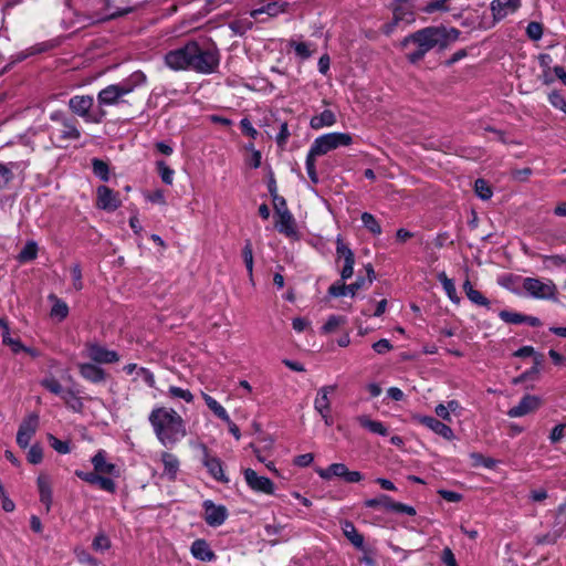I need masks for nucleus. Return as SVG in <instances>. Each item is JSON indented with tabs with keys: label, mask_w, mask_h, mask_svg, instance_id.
I'll use <instances>...</instances> for the list:
<instances>
[{
	"label": "nucleus",
	"mask_w": 566,
	"mask_h": 566,
	"mask_svg": "<svg viewBox=\"0 0 566 566\" xmlns=\"http://www.w3.org/2000/svg\"><path fill=\"white\" fill-rule=\"evenodd\" d=\"M459 35L460 31L454 28L427 27L406 36L401 41V48L410 49V46H415L413 50L407 53V59L411 63H417L432 49L443 50L448 48L459 39Z\"/></svg>",
	"instance_id": "f257e3e1"
},
{
	"label": "nucleus",
	"mask_w": 566,
	"mask_h": 566,
	"mask_svg": "<svg viewBox=\"0 0 566 566\" xmlns=\"http://www.w3.org/2000/svg\"><path fill=\"white\" fill-rule=\"evenodd\" d=\"M148 420L159 442L174 446L186 436V428L181 416L171 408L159 407L151 410Z\"/></svg>",
	"instance_id": "f03ea898"
},
{
	"label": "nucleus",
	"mask_w": 566,
	"mask_h": 566,
	"mask_svg": "<svg viewBox=\"0 0 566 566\" xmlns=\"http://www.w3.org/2000/svg\"><path fill=\"white\" fill-rule=\"evenodd\" d=\"M145 83L146 75L142 71L133 72L123 81L116 84H111L101 90L97 94L98 106L102 108L104 106L117 105L123 96L130 94L137 87L143 86Z\"/></svg>",
	"instance_id": "7ed1b4c3"
},
{
	"label": "nucleus",
	"mask_w": 566,
	"mask_h": 566,
	"mask_svg": "<svg viewBox=\"0 0 566 566\" xmlns=\"http://www.w3.org/2000/svg\"><path fill=\"white\" fill-rule=\"evenodd\" d=\"M220 63V53L213 43L192 41V71L211 74Z\"/></svg>",
	"instance_id": "20e7f679"
},
{
	"label": "nucleus",
	"mask_w": 566,
	"mask_h": 566,
	"mask_svg": "<svg viewBox=\"0 0 566 566\" xmlns=\"http://www.w3.org/2000/svg\"><path fill=\"white\" fill-rule=\"evenodd\" d=\"M522 287L530 297L557 302V286L549 279L524 277Z\"/></svg>",
	"instance_id": "39448f33"
},
{
	"label": "nucleus",
	"mask_w": 566,
	"mask_h": 566,
	"mask_svg": "<svg viewBox=\"0 0 566 566\" xmlns=\"http://www.w3.org/2000/svg\"><path fill=\"white\" fill-rule=\"evenodd\" d=\"M353 136L348 133H328L314 139L312 155L323 156L331 150L352 145Z\"/></svg>",
	"instance_id": "423d86ee"
},
{
	"label": "nucleus",
	"mask_w": 566,
	"mask_h": 566,
	"mask_svg": "<svg viewBox=\"0 0 566 566\" xmlns=\"http://www.w3.org/2000/svg\"><path fill=\"white\" fill-rule=\"evenodd\" d=\"M164 61L172 71H192V41L167 52Z\"/></svg>",
	"instance_id": "0eeeda50"
},
{
	"label": "nucleus",
	"mask_w": 566,
	"mask_h": 566,
	"mask_svg": "<svg viewBox=\"0 0 566 566\" xmlns=\"http://www.w3.org/2000/svg\"><path fill=\"white\" fill-rule=\"evenodd\" d=\"M93 106L94 98L91 95H75L69 101V107L74 114L84 118L86 122L101 123L106 113L99 109L97 114L92 115L91 109Z\"/></svg>",
	"instance_id": "6e6552de"
},
{
	"label": "nucleus",
	"mask_w": 566,
	"mask_h": 566,
	"mask_svg": "<svg viewBox=\"0 0 566 566\" xmlns=\"http://www.w3.org/2000/svg\"><path fill=\"white\" fill-rule=\"evenodd\" d=\"M80 138L81 132L75 119L63 123V125L54 127L50 132V139L57 148H66L70 142H74Z\"/></svg>",
	"instance_id": "1a4fd4ad"
},
{
	"label": "nucleus",
	"mask_w": 566,
	"mask_h": 566,
	"mask_svg": "<svg viewBox=\"0 0 566 566\" xmlns=\"http://www.w3.org/2000/svg\"><path fill=\"white\" fill-rule=\"evenodd\" d=\"M316 473L323 480L329 481L333 478H340L346 483H357L363 480V474L358 471H349L344 463H332L325 469H317Z\"/></svg>",
	"instance_id": "9d476101"
},
{
	"label": "nucleus",
	"mask_w": 566,
	"mask_h": 566,
	"mask_svg": "<svg viewBox=\"0 0 566 566\" xmlns=\"http://www.w3.org/2000/svg\"><path fill=\"white\" fill-rule=\"evenodd\" d=\"M415 20V14L407 1H398L392 9V21L384 25V32L390 34L399 23L410 24Z\"/></svg>",
	"instance_id": "9b49d317"
},
{
	"label": "nucleus",
	"mask_w": 566,
	"mask_h": 566,
	"mask_svg": "<svg viewBox=\"0 0 566 566\" xmlns=\"http://www.w3.org/2000/svg\"><path fill=\"white\" fill-rule=\"evenodd\" d=\"M201 450L202 464L206 467L211 478L220 483H229L230 480L223 471L222 461L218 457L212 455L206 446H202Z\"/></svg>",
	"instance_id": "f8f14e48"
},
{
	"label": "nucleus",
	"mask_w": 566,
	"mask_h": 566,
	"mask_svg": "<svg viewBox=\"0 0 566 566\" xmlns=\"http://www.w3.org/2000/svg\"><path fill=\"white\" fill-rule=\"evenodd\" d=\"M83 356L97 364H112L118 361L119 359V356L115 350H109L96 343L87 344L83 352Z\"/></svg>",
	"instance_id": "ddd939ff"
},
{
	"label": "nucleus",
	"mask_w": 566,
	"mask_h": 566,
	"mask_svg": "<svg viewBox=\"0 0 566 566\" xmlns=\"http://www.w3.org/2000/svg\"><path fill=\"white\" fill-rule=\"evenodd\" d=\"M243 475L248 486L253 492L264 493L268 495L274 494V484L270 479L259 475L253 469L250 468L243 471Z\"/></svg>",
	"instance_id": "4468645a"
},
{
	"label": "nucleus",
	"mask_w": 566,
	"mask_h": 566,
	"mask_svg": "<svg viewBox=\"0 0 566 566\" xmlns=\"http://www.w3.org/2000/svg\"><path fill=\"white\" fill-rule=\"evenodd\" d=\"M412 420L419 424L427 427L428 429L433 431L436 434L444 438L446 440L450 441V440L454 439L453 430L446 423L436 419L434 417L413 415Z\"/></svg>",
	"instance_id": "2eb2a0df"
},
{
	"label": "nucleus",
	"mask_w": 566,
	"mask_h": 566,
	"mask_svg": "<svg viewBox=\"0 0 566 566\" xmlns=\"http://www.w3.org/2000/svg\"><path fill=\"white\" fill-rule=\"evenodd\" d=\"M39 427V416L36 413L29 415L21 422L18 433H17V443L21 448H27L30 444V441L36 429Z\"/></svg>",
	"instance_id": "dca6fc26"
},
{
	"label": "nucleus",
	"mask_w": 566,
	"mask_h": 566,
	"mask_svg": "<svg viewBox=\"0 0 566 566\" xmlns=\"http://www.w3.org/2000/svg\"><path fill=\"white\" fill-rule=\"evenodd\" d=\"M336 253L338 259L344 260L340 277L342 281H346L354 274L355 255L354 252L343 242L340 237L336 240Z\"/></svg>",
	"instance_id": "f3484780"
},
{
	"label": "nucleus",
	"mask_w": 566,
	"mask_h": 566,
	"mask_svg": "<svg viewBox=\"0 0 566 566\" xmlns=\"http://www.w3.org/2000/svg\"><path fill=\"white\" fill-rule=\"evenodd\" d=\"M96 196V206L98 209L112 212L118 209L122 205L118 193L106 186L97 187Z\"/></svg>",
	"instance_id": "a211bd4d"
},
{
	"label": "nucleus",
	"mask_w": 566,
	"mask_h": 566,
	"mask_svg": "<svg viewBox=\"0 0 566 566\" xmlns=\"http://www.w3.org/2000/svg\"><path fill=\"white\" fill-rule=\"evenodd\" d=\"M490 7L493 17V24H495L507 15L516 12L521 7V0H493Z\"/></svg>",
	"instance_id": "6ab92c4d"
},
{
	"label": "nucleus",
	"mask_w": 566,
	"mask_h": 566,
	"mask_svg": "<svg viewBox=\"0 0 566 566\" xmlns=\"http://www.w3.org/2000/svg\"><path fill=\"white\" fill-rule=\"evenodd\" d=\"M203 509L206 523L213 527L223 524L228 516L226 506L216 505L211 500L203 502Z\"/></svg>",
	"instance_id": "aec40b11"
},
{
	"label": "nucleus",
	"mask_w": 566,
	"mask_h": 566,
	"mask_svg": "<svg viewBox=\"0 0 566 566\" xmlns=\"http://www.w3.org/2000/svg\"><path fill=\"white\" fill-rule=\"evenodd\" d=\"M541 398L534 395H525L517 406L507 411L511 418H520L537 410L541 406Z\"/></svg>",
	"instance_id": "412c9836"
},
{
	"label": "nucleus",
	"mask_w": 566,
	"mask_h": 566,
	"mask_svg": "<svg viewBox=\"0 0 566 566\" xmlns=\"http://www.w3.org/2000/svg\"><path fill=\"white\" fill-rule=\"evenodd\" d=\"M276 230L290 239H298V231L293 214L289 211H282L275 216Z\"/></svg>",
	"instance_id": "4be33fe9"
},
{
	"label": "nucleus",
	"mask_w": 566,
	"mask_h": 566,
	"mask_svg": "<svg viewBox=\"0 0 566 566\" xmlns=\"http://www.w3.org/2000/svg\"><path fill=\"white\" fill-rule=\"evenodd\" d=\"M366 286V279L357 277V280L346 285L345 283H334L328 289V294L333 297H340L345 295L355 296L357 291Z\"/></svg>",
	"instance_id": "5701e85b"
},
{
	"label": "nucleus",
	"mask_w": 566,
	"mask_h": 566,
	"mask_svg": "<svg viewBox=\"0 0 566 566\" xmlns=\"http://www.w3.org/2000/svg\"><path fill=\"white\" fill-rule=\"evenodd\" d=\"M289 3L285 1H269L258 9H253L250 12L251 18L259 20V17L266 14L269 18L277 17L279 14L286 11Z\"/></svg>",
	"instance_id": "b1692460"
},
{
	"label": "nucleus",
	"mask_w": 566,
	"mask_h": 566,
	"mask_svg": "<svg viewBox=\"0 0 566 566\" xmlns=\"http://www.w3.org/2000/svg\"><path fill=\"white\" fill-rule=\"evenodd\" d=\"M77 368L80 371V375L87 381H91L93 384H99L103 382L106 378L105 371L91 363H78Z\"/></svg>",
	"instance_id": "393cba45"
},
{
	"label": "nucleus",
	"mask_w": 566,
	"mask_h": 566,
	"mask_svg": "<svg viewBox=\"0 0 566 566\" xmlns=\"http://www.w3.org/2000/svg\"><path fill=\"white\" fill-rule=\"evenodd\" d=\"M40 501L45 506V511L49 512L51 510V505L53 502V492H52V483L51 479L46 474H40L36 480Z\"/></svg>",
	"instance_id": "a878e982"
},
{
	"label": "nucleus",
	"mask_w": 566,
	"mask_h": 566,
	"mask_svg": "<svg viewBox=\"0 0 566 566\" xmlns=\"http://www.w3.org/2000/svg\"><path fill=\"white\" fill-rule=\"evenodd\" d=\"M337 389L336 385H327L323 386L318 389L316 398L314 400V409L317 412H327L331 411V398Z\"/></svg>",
	"instance_id": "bb28decb"
},
{
	"label": "nucleus",
	"mask_w": 566,
	"mask_h": 566,
	"mask_svg": "<svg viewBox=\"0 0 566 566\" xmlns=\"http://www.w3.org/2000/svg\"><path fill=\"white\" fill-rule=\"evenodd\" d=\"M161 462L164 465L163 475L166 476L169 481H175L180 464L178 458L172 453L163 452Z\"/></svg>",
	"instance_id": "cd10ccee"
},
{
	"label": "nucleus",
	"mask_w": 566,
	"mask_h": 566,
	"mask_svg": "<svg viewBox=\"0 0 566 566\" xmlns=\"http://www.w3.org/2000/svg\"><path fill=\"white\" fill-rule=\"evenodd\" d=\"M94 471L98 474H114L116 470V465L107 462L106 452L104 450H98L95 455L91 460Z\"/></svg>",
	"instance_id": "c85d7f7f"
},
{
	"label": "nucleus",
	"mask_w": 566,
	"mask_h": 566,
	"mask_svg": "<svg viewBox=\"0 0 566 566\" xmlns=\"http://www.w3.org/2000/svg\"><path fill=\"white\" fill-rule=\"evenodd\" d=\"M190 551L195 558L202 562H211L216 558L214 553L205 539H196L192 543Z\"/></svg>",
	"instance_id": "c756f323"
},
{
	"label": "nucleus",
	"mask_w": 566,
	"mask_h": 566,
	"mask_svg": "<svg viewBox=\"0 0 566 566\" xmlns=\"http://www.w3.org/2000/svg\"><path fill=\"white\" fill-rule=\"evenodd\" d=\"M48 298L50 302H52V307L50 311L51 318L57 322L65 319L69 315L67 304L54 294H50Z\"/></svg>",
	"instance_id": "7c9ffc66"
},
{
	"label": "nucleus",
	"mask_w": 566,
	"mask_h": 566,
	"mask_svg": "<svg viewBox=\"0 0 566 566\" xmlns=\"http://www.w3.org/2000/svg\"><path fill=\"white\" fill-rule=\"evenodd\" d=\"M342 531L345 537L359 549L364 548V536L356 530L355 525L349 521L342 523Z\"/></svg>",
	"instance_id": "2f4dec72"
},
{
	"label": "nucleus",
	"mask_w": 566,
	"mask_h": 566,
	"mask_svg": "<svg viewBox=\"0 0 566 566\" xmlns=\"http://www.w3.org/2000/svg\"><path fill=\"white\" fill-rule=\"evenodd\" d=\"M357 422L365 429L369 430L370 432L379 436H387L388 429L385 427V424L380 421L371 420L366 415H360L356 418Z\"/></svg>",
	"instance_id": "473e14b6"
},
{
	"label": "nucleus",
	"mask_w": 566,
	"mask_h": 566,
	"mask_svg": "<svg viewBox=\"0 0 566 566\" xmlns=\"http://www.w3.org/2000/svg\"><path fill=\"white\" fill-rule=\"evenodd\" d=\"M335 123V114L329 109H325L321 114L313 116L311 118L310 125L313 129H321L323 127L333 126Z\"/></svg>",
	"instance_id": "72a5a7b5"
},
{
	"label": "nucleus",
	"mask_w": 566,
	"mask_h": 566,
	"mask_svg": "<svg viewBox=\"0 0 566 566\" xmlns=\"http://www.w3.org/2000/svg\"><path fill=\"white\" fill-rule=\"evenodd\" d=\"M463 291L472 303L486 307L490 305V301L481 292L475 290L469 280H465L463 283Z\"/></svg>",
	"instance_id": "f704fd0d"
},
{
	"label": "nucleus",
	"mask_w": 566,
	"mask_h": 566,
	"mask_svg": "<svg viewBox=\"0 0 566 566\" xmlns=\"http://www.w3.org/2000/svg\"><path fill=\"white\" fill-rule=\"evenodd\" d=\"M289 46L294 49L296 56H298L302 60L310 59L312 56V54L315 52L314 44L310 43V42H300V41L291 40L289 42Z\"/></svg>",
	"instance_id": "c9c22d12"
},
{
	"label": "nucleus",
	"mask_w": 566,
	"mask_h": 566,
	"mask_svg": "<svg viewBox=\"0 0 566 566\" xmlns=\"http://www.w3.org/2000/svg\"><path fill=\"white\" fill-rule=\"evenodd\" d=\"M438 280L442 284V287L448 297L450 298V301L458 304L460 302V298L457 294L453 281L449 279L444 272L438 274Z\"/></svg>",
	"instance_id": "e433bc0d"
},
{
	"label": "nucleus",
	"mask_w": 566,
	"mask_h": 566,
	"mask_svg": "<svg viewBox=\"0 0 566 566\" xmlns=\"http://www.w3.org/2000/svg\"><path fill=\"white\" fill-rule=\"evenodd\" d=\"M202 398L208 408L222 421H229V415L227 410L211 396L202 392Z\"/></svg>",
	"instance_id": "4c0bfd02"
},
{
	"label": "nucleus",
	"mask_w": 566,
	"mask_h": 566,
	"mask_svg": "<svg viewBox=\"0 0 566 566\" xmlns=\"http://www.w3.org/2000/svg\"><path fill=\"white\" fill-rule=\"evenodd\" d=\"M394 502L395 501L391 500L390 496H388L386 494H380L379 496H377L375 499L366 500L364 504L366 507H369V509L382 507V509L391 512Z\"/></svg>",
	"instance_id": "58836bf2"
},
{
	"label": "nucleus",
	"mask_w": 566,
	"mask_h": 566,
	"mask_svg": "<svg viewBox=\"0 0 566 566\" xmlns=\"http://www.w3.org/2000/svg\"><path fill=\"white\" fill-rule=\"evenodd\" d=\"M541 259L543 261V266L545 270H553L566 266V255H541Z\"/></svg>",
	"instance_id": "ea45409f"
},
{
	"label": "nucleus",
	"mask_w": 566,
	"mask_h": 566,
	"mask_svg": "<svg viewBox=\"0 0 566 566\" xmlns=\"http://www.w3.org/2000/svg\"><path fill=\"white\" fill-rule=\"evenodd\" d=\"M566 530V502L562 503L557 510L555 515V523L553 526V531L555 533H558L559 536L564 533Z\"/></svg>",
	"instance_id": "a19ab883"
},
{
	"label": "nucleus",
	"mask_w": 566,
	"mask_h": 566,
	"mask_svg": "<svg viewBox=\"0 0 566 566\" xmlns=\"http://www.w3.org/2000/svg\"><path fill=\"white\" fill-rule=\"evenodd\" d=\"M62 399L66 403V406L75 412H81L84 408V405L80 397L76 394L69 389L62 395Z\"/></svg>",
	"instance_id": "79ce46f5"
},
{
	"label": "nucleus",
	"mask_w": 566,
	"mask_h": 566,
	"mask_svg": "<svg viewBox=\"0 0 566 566\" xmlns=\"http://www.w3.org/2000/svg\"><path fill=\"white\" fill-rule=\"evenodd\" d=\"M92 168L93 172L96 177H98L103 181H108L109 179V167L108 164L102 159L93 158L92 159Z\"/></svg>",
	"instance_id": "37998d69"
},
{
	"label": "nucleus",
	"mask_w": 566,
	"mask_h": 566,
	"mask_svg": "<svg viewBox=\"0 0 566 566\" xmlns=\"http://www.w3.org/2000/svg\"><path fill=\"white\" fill-rule=\"evenodd\" d=\"M361 222H363L364 227L368 231H370L373 234L378 235L381 233V227L371 213L364 212L361 214Z\"/></svg>",
	"instance_id": "c03bdc74"
},
{
	"label": "nucleus",
	"mask_w": 566,
	"mask_h": 566,
	"mask_svg": "<svg viewBox=\"0 0 566 566\" xmlns=\"http://www.w3.org/2000/svg\"><path fill=\"white\" fill-rule=\"evenodd\" d=\"M38 245L34 241H29L19 253V260L21 262L32 261L36 258Z\"/></svg>",
	"instance_id": "a18cd8bd"
},
{
	"label": "nucleus",
	"mask_w": 566,
	"mask_h": 566,
	"mask_svg": "<svg viewBox=\"0 0 566 566\" xmlns=\"http://www.w3.org/2000/svg\"><path fill=\"white\" fill-rule=\"evenodd\" d=\"M2 339H3V343L9 345L12 349L13 353H19L20 350H25L28 353H30L32 356H35V353L30 349V348H25L19 339H14L10 336V332H3L2 333Z\"/></svg>",
	"instance_id": "49530a36"
},
{
	"label": "nucleus",
	"mask_w": 566,
	"mask_h": 566,
	"mask_svg": "<svg viewBox=\"0 0 566 566\" xmlns=\"http://www.w3.org/2000/svg\"><path fill=\"white\" fill-rule=\"evenodd\" d=\"M346 322L347 319L345 316L331 315L327 318L326 323L323 325L322 331L323 333L326 334L332 333L336 331V328L339 327L340 325H344Z\"/></svg>",
	"instance_id": "de8ad7c7"
},
{
	"label": "nucleus",
	"mask_w": 566,
	"mask_h": 566,
	"mask_svg": "<svg viewBox=\"0 0 566 566\" xmlns=\"http://www.w3.org/2000/svg\"><path fill=\"white\" fill-rule=\"evenodd\" d=\"M41 386H43L46 390L54 395H59L62 397V395L66 391L63 390L62 385L60 381L54 377H46L41 380Z\"/></svg>",
	"instance_id": "09e8293b"
},
{
	"label": "nucleus",
	"mask_w": 566,
	"mask_h": 566,
	"mask_svg": "<svg viewBox=\"0 0 566 566\" xmlns=\"http://www.w3.org/2000/svg\"><path fill=\"white\" fill-rule=\"evenodd\" d=\"M242 258L245 263L248 273H249L250 277H252V274H253V250H252V243L250 240L245 241V244L242 249Z\"/></svg>",
	"instance_id": "8fccbe9b"
},
{
	"label": "nucleus",
	"mask_w": 566,
	"mask_h": 566,
	"mask_svg": "<svg viewBox=\"0 0 566 566\" xmlns=\"http://www.w3.org/2000/svg\"><path fill=\"white\" fill-rule=\"evenodd\" d=\"M319 155H312V148H310L307 156H306V161H305L306 171H307V175L313 184L318 182V176H317L316 166H315V159Z\"/></svg>",
	"instance_id": "3c124183"
},
{
	"label": "nucleus",
	"mask_w": 566,
	"mask_h": 566,
	"mask_svg": "<svg viewBox=\"0 0 566 566\" xmlns=\"http://www.w3.org/2000/svg\"><path fill=\"white\" fill-rule=\"evenodd\" d=\"M474 191L482 200H488L492 197L493 192L489 184L484 179H478L474 182Z\"/></svg>",
	"instance_id": "603ef678"
},
{
	"label": "nucleus",
	"mask_w": 566,
	"mask_h": 566,
	"mask_svg": "<svg viewBox=\"0 0 566 566\" xmlns=\"http://www.w3.org/2000/svg\"><path fill=\"white\" fill-rule=\"evenodd\" d=\"M158 174L166 185H172L175 171L165 161H157Z\"/></svg>",
	"instance_id": "864d4df0"
},
{
	"label": "nucleus",
	"mask_w": 566,
	"mask_h": 566,
	"mask_svg": "<svg viewBox=\"0 0 566 566\" xmlns=\"http://www.w3.org/2000/svg\"><path fill=\"white\" fill-rule=\"evenodd\" d=\"M168 395L171 398L182 399L186 402H191L193 400V395L188 390L176 386H170L168 389Z\"/></svg>",
	"instance_id": "5fc2aeb1"
},
{
	"label": "nucleus",
	"mask_w": 566,
	"mask_h": 566,
	"mask_svg": "<svg viewBox=\"0 0 566 566\" xmlns=\"http://www.w3.org/2000/svg\"><path fill=\"white\" fill-rule=\"evenodd\" d=\"M500 318L507 324H523L524 314L503 310L499 313Z\"/></svg>",
	"instance_id": "6e6d98bb"
},
{
	"label": "nucleus",
	"mask_w": 566,
	"mask_h": 566,
	"mask_svg": "<svg viewBox=\"0 0 566 566\" xmlns=\"http://www.w3.org/2000/svg\"><path fill=\"white\" fill-rule=\"evenodd\" d=\"M449 9V0H430L424 7V11L427 13H433L436 11H448Z\"/></svg>",
	"instance_id": "4d7b16f0"
},
{
	"label": "nucleus",
	"mask_w": 566,
	"mask_h": 566,
	"mask_svg": "<svg viewBox=\"0 0 566 566\" xmlns=\"http://www.w3.org/2000/svg\"><path fill=\"white\" fill-rule=\"evenodd\" d=\"M526 34L531 40L538 41L543 36V25L539 22H530L526 27Z\"/></svg>",
	"instance_id": "13d9d810"
},
{
	"label": "nucleus",
	"mask_w": 566,
	"mask_h": 566,
	"mask_svg": "<svg viewBox=\"0 0 566 566\" xmlns=\"http://www.w3.org/2000/svg\"><path fill=\"white\" fill-rule=\"evenodd\" d=\"M92 546L95 551L104 552L111 547V541L105 534L101 533L95 536Z\"/></svg>",
	"instance_id": "bf43d9fd"
},
{
	"label": "nucleus",
	"mask_w": 566,
	"mask_h": 566,
	"mask_svg": "<svg viewBox=\"0 0 566 566\" xmlns=\"http://www.w3.org/2000/svg\"><path fill=\"white\" fill-rule=\"evenodd\" d=\"M548 101L555 108L562 109L563 112L566 111V101L559 92L553 91L548 95Z\"/></svg>",
	"instance_id": "052dcab7"
},
{
	"label": "nucleus",
	"mask_w": 566,
	"mask_h": 566,
	"mask_svg": "<svg viewBox=\"0 0 566 566\" xmlns=\"http://www.w3.org/2000/svg\"><path fill=\"white\" fill-rule=\"evenodd\" d=\"M43 459V451L39 444H33L28 452V461L32 464H38Z\"/></svg>",
	"instance_id": "680f3d73"
},
{
	"label": "nucleus",
	"mask_w": 566,
	"mask_h": 566,
	"mask_svg": "<svg viewBox=\"0 0 566 566\" xmlns=\"http://www.w3.org/2000/svg\"><path fill=\"white\" fill-rule=\"evenodd\" d=\"M71 275H72V281H73V287L76 291L82 290L83 289L82 270H81V266L78 264H74L71 268Z\"/></svg>",
	"instance_id": "e2e57ef3"
},
{
	"label": "nucleus",
	"mask_w": 566,
	"mask_h": 566,
	"mask_svg": "<svg viewBox=\"0 0 566 566\" xmlns=\"http://www.w3.org/2000/svg\"><path fill=\"white\" fill-rule=\"evenodd\" d=\"M51 447L61 454H67L71 449L67 442L59 440L53 436H50Z\"/></svg>",
	"instance_id": "0e129e2a"
},
{
	"label": "nucleus",
	"mask_w": 566,
	"mask_h": 566,
	"mask_svg": "<svg viewBox=\"0 0 566 566\" xmlns=\"http://www.w3.org/2000/svg\"><path fill=\"white\" fill-rule=\"evenodd\" d=\"M240 127L242 129V133L247 136L251 137L252 139H255L258 136V130L252 126V123L249 118L244 117L240 120Z\"/></svg>",
	"instance_id": "69168bd1"
},
{
	"label": "nucleus",
	"mask_w": 566,
	"mask_h": 566,
	"mask_svg": "<svg viewBox=\"0 0 566 566\" xmlns=\"http://www.w3.org/2000/svg\"><path fill=\"white\" fill-rule=\"evenodd\" d=\"M102 490L114 493L116 491L115 482L106 476L99 474L98 481L96 483Z\"/></svg>",
	"instance_id": "338daca9"
},
{
	"label": "nucleus",
	"mask_w": 566,
	"mask_h": 566,
	"mask_svg": "<svg viewBox=\"0 0 566 566\" xmlns=\"http://www.w3.org/2000/svg\"><path fill=\"white\" fill-rule=\"evenodd\" d=\"M138 377L142 378V380L147 384L150 388H154L155 387V376L154 374L147 369V368H144V367H139L138 369Z\"/></svg>",
	"instance_id": "774afa93"
}]
</instances>
